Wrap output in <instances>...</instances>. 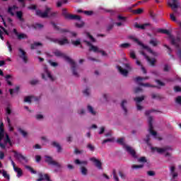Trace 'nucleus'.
Masks as SVG:
<instances>
[{
	"label": "nucleus",
	"instance_id": "f257e3e1",
	"mask_svg": "<svg viewBox=\"0 0 181 181\" xmlns=\"http://www.w3.org/2000/svg\"><path fill=\"white\" fill-rule=\"evenodd\" d=\"M53 54H54V56H56V57H62V59H64L66 62L70 63L73 75L75 76V77L79 76L78 73H77V64L73 59H71V58H70L59 49H57L54 52H53Z\"/></svg>",
	"mask_w": 181,
	"mask_h": 181
},
{
	"label": "nucleus",
	"instance_id": "f03ea898",
	"mask_svg": "<svg viewBox=\"0 0 181 181\" xmlns=\"http://www.w3.org/2000/svg\"><path fill=\"white\" fill-rule=\"evenodd\" d=\"M51 11H52V8L46 6L45 10L44 12H42V11H40V10H36L35 15H37V16H39L40 18H57V15H59V12H57V11L50 12Z\"/></svg>",
	"mask_w": 181,
	"mask_h": 181
},
{
	"label": "nucleus",
	"instance_id": "7ed1b4c3",
	"mask_svg": "<svg viewBox=\"0 0 181 181\" xmlns=\"http://www.w3.org/2000/svg\"><path fill=\"white\" fill-rule=\"evenodd\" d=\"M129 39H130L131 40H133L134 42H135L136 43H137V45H139V46H141V47H143V49H145L146 50H147V52H148V53H151V54H153V56L157 57L159 56V54L156 52H153V50H152V49L151 47H149L148 45H144V43H142V42L139 41V40L132 35L129 36Z\"/></svg>",
	"mask_w": 181,
	"mask_h": 181
},
{
	"label": "nucleus",
	"instance_id": "20e7f679",
	"mask_svg": "<svg viewBox=\"0 0 181 181\" xmlns=\"http://www.w3.org/2000/svg\"><path fill=\"white\" fill-rule=\"evenodd\" d=\"M62 16H64L65 19H69V21H81V16L74 15V14H69L67 13V9H62Z\"/></svg>",
	"mask_w": 181,
	"mask_h": 181
},
{
	"label": "nucleus",
	"instance_id": "39448f33",
	"mask_svg": "<svg viewBox=\"0 0 181 181\" xmlns=\"http://www.w3.org/2000/svg\"><path fill=\"white\" fill-rule=\"evenodd\" d=\"M45 162L49 165L56 166L57 168H62V165L57 161L53 160V157L50 156H45Z\"/></svg>",
	"mask_w": 181,
	"mask_h": 181
},
{
	"label": "nucleus",
	"instance_id": "423d86ee",
	"mask_svg": "<svg viewBox=\"0 0 181 181\" xmlns=\"http://www.w3.org/2000/svg\"><path fill=\"white\" fill-rule=\"evenodd\" d=\"M13 153H14V158L19 160L21 163H23V162L24 163H28V162H29V159H28V157L24 156L23 155H22V153H18L16 151H13Z\"/></svg>",
	"mask_w": 181,
	"mask_h": 181
},
{
	"label": "nucleus",
	"instance_id": "0eeeda50",
	"mask_svg": "<svg viewBox=\"0 0 181 181\" xmlns=\"http://www.w3.org/2000/svg\"><path fill=\"white\" fill-rule=\"evenodd\" d=\"M47 40H50V42H53L54 43H58L60 46H64V45H69V42L67 38H63L62 40H59L57 38H52L47 37Z\"/></svg>",
	"mask_w": 181,
	"mask_h": 181
},
{
	"label": "nucleus",
	"instance_id": "6e6552de",
	"mask_svg": "<svg viewBox=\"0 0 181 181\" xmlns=\"http://www.w3.org/2000/svg\"><path fill=\"white\" fill-rule=\"evenodd\" d=\"M148 122L149 127V133L151 134V135H153L154 138H156V135H158V133L156 131H153V117H152V116H148Z\"/></svg>",
	"mask_w": 181,
	"mask_h": 181
},
{
	"label": "nucleus",
	"instance_id": "1a4fd4ad",
	"mask_svg": "<svg viewBox=\"0 0 181 181\" xmlns=\"http://www.w3.org/2000/svg\"><path fill=\"white\" fill-rule=\"evenodd\" d=\"M4 144L0 141V148L1 149H6V145H8V144L10 146H13L11 138H9V134H6V138L4 139Z\"/></svg>",
	"mask_w": 181,
	"mask_h": 181
},
{
	"label": "nucleus",
	"instance_id": "9d476101",
	"mask_svg": "<svg viewBox=\"0 0 181 181\" xmlns=\"http://www.w3.org/2000/svg\"><path fill=\"white\" fill-rule=\"evenodd\" d=\"M83 43H86V46L89 47V52H93L94 53H98V52L100 51V49H98V47L93 45V44H91V42H90V41L83 40Z\"/></svg>",
	"mask_w": 181,
	"mask_h": 181
},
{
	"label": "nucleus",
	"instance_id": "9b49d317",
	"mask_svg": "<svg viewBox=\"0 0 181 181\" xmlns=\"http://www.w3.org/2000/svg\"><path fill=\"white\" fill-rule=\"evenodd\" d=\"M151 151H156L158 153H163V152H166V151H172V147L170 146L163 148L152 147Z\"/></svg>",
	"mask_w": 181,
	"mask_h": 181
},
{
	"label": "nucleus",
	"instance_id": "f8f14e48",
	"mask_svg": "<svg viewBox=\"0 0 181 181\" xmlns=\"http://www.w3.org/2000/svg\"><path fill=\"white\" fill-rule=\"evenodd\" d=\"M18 51L20 52L18 54V57H20V59H22L24 63H28V55H26V52L22 49V48L18 49Z\"/></svg>",
	"mask_w": 181,
	"mask_h": 181
},
{
	"label": "nucleus",
	"instance_id": "ddd939ff",
	"mask_svg": "<svg viewBox=\"0 0 181 181\" xmlns=\"http://www.w3.org/2000/svg\"><path fill=\"white\" fill-rule=\"evenodd\" d=\"M90 162H93L95 167L98 168V169L101 170L103 169V163L98 159H97L95 157H92L90 158Z\"/></svg>",
	"mask_w": 181,
	"mask_h": 181
},
{
	"label": "nucleus",
	"instance_id": "4468645a",
	"mask_svg": "<svg viewBox=\"0 0 181 181\" xmlns=\"http://www.w3.org/2000/svg\"><path fill=\"white\" fill-rule=\"evenodd\" d=\"M13 32L14 35H16V36L17 37L18 40H22L23 39H28V35H26L25 33H19L18 32V30H16V28H14L13 30Z\"/></svg>",
	"mask_w": 181,
	"mask_h": 181
},
{
	"label": "nucleus",
	"instance_id": "2eb2a0df",
	"mask_svg": "<svg viewBox=\"0 0 181 181\" xmlns=\"http://www.w3.org/2000/svg\"><path fill=\"white\" fill-rule=\"evenodd\" d=\"M50 23L53 26V28L55 30H59V33H69V30L64 29V28H60V27L57 26V25L55 24L54 22L51 21Z\"/></svg>",
	"mask_w": 181,
	"mask_h": 181
},
{
	"label": "nucleus",
	"instance_id": "dca6fc26",
	"mask_svg": "<svg viewBox=\"0 0 181 181\" xmlns=\"http://www.w3.org/2000/svg\"><path fill=\"white\" fill-rule=\"evenodd\" d=\"M168 5L170 6L171 9H177L179 8V1L177 0H171L168 1Z\"/></svg>",
	"mask_w": 181,
	"mask_h": 181
},
{
	"label": "nucleus",
	"instance_id": "f3484780",
	"mask_svg": "<svg viewBox=\"0 0 181 181\" xmlns=\"http://www.w3.org/2000/svg\"><path fill=\"white\" fill-rule=\"evenodd\" d=\"M125 149L133 158H136V152L129 146H125Z\"/></svg>",
	"mask_w": 181,
	"mask_h": 181
},
{
	"label": "nucleus",
	"instance_id": "a211bd4d",
	"mask_svg": "<svg viewBox=\"0 0 181 181\" xmlns=\"http://www.w3.org/2000/svg\"><path fill=\"white\" fill-rule=\"evenodd\" d=\"M39 178L36 181L49 180V175L43 174L42 173H38Z\"/></svg>",
	"mask_w": 181,
	"mask_h": 181
},
{
	"label": "nucleus",
	"instance_id": "6ab92c4d",
	"mask_svg": "<svg viewBox=\"0 0 181 181\" xmlns=\"http://www.w3.org/2000/svg\"><path fill=\"white\" fill-rule=\"evenodd\" d=\"M146 26H151V23H146L143 25H139L138 23H136L134 24V28L136 29H141V30H145Z\"/></svg>",
	"mask_w": 181,
	"mask_h": 181
},
{
	"label": "nucleus",
	"instance_id": "aec40b11",
	"mask_svg": "<svg viewBox=\"0 0 181 181\" xmlns=\"http://www.w3.org/2000/svg\"><path fill=\"white\" fill-rule=\"evenodd\" d=\"M179 43H180V37H177L176 38H171V45L175 46V47H179Z\"/></svg>",
	"mask_w": 181,
	"mask_h": 181
},
{
	"label": "nucleus",
	"instance_id": "412c9836",
	"mask_svg": "<svg viewBox=\"0 0 181 181\" xmlns=\"http://www.w3.org/2000/svg\"><path fill=\"white\" fill-rule=\"evenodd\" d=\"M128 10L131 12H133L135 15H141L144 12V9L142 8H138L136 10H132V7H129Z\"/></svg>",
	"mask_w": 181,
	"mask_h": 181
},
{
	"label": "nucleus",
	"instance_id": "4be33fe9",
	"mask_svg": "<svg viewBox=\"0 0 181 181\" xmlns=\"http://www.w3.org/2000/svg\"><path fill=\"white\" fill-rule=\"evenodd\" d=\"M5 121L8 123V127L9 129L10 132H13V127H12V124L11 123V119L9 118V116H7L6 118H4Z\"/></svg>",
	"mask_w": 181,
	"mask_h": 181
},
{
	"label": "nucleus",
	"instance_id": "5701e85b",
	"mask_svg": "<svg viewBox=\"0 0 181 181\" xmlns=\"http://www.w3.org/2000/svg\"><path fill=\"white\" fill-rule=\"evenodd\" d=\"M117 69L120 73V74H122V76H124V77H127V76H128V70L127 69H124L122 67L118 66Z\"/></svg>",
	"mask_w": 181,
	"mask_h": 181
},
{
	"label": "nucleus",
	"instance_id": "b1692460",
	"mask_svg": "<svg viewBox=\"0 0 181 181\" xmlns=\"http://www.w3.org/2000/svg\"><path fill=\"white\" fill-rule=\"evenodd\" d=\"M51 145L54 146V148H57L58 153H60L62 152V146H60V144L56 142V141H52Z\"/></svg>",
	"mask_w": 181,
	"mask_h": 181
},
{
	"label": "nucleus",
	"instance_id": "393cba45",
	"mask_svg": "<svg viewBox=\"0 0 181 181\" xmlns=\"http://www.w3.org/2000/svg\"><path fill=\"white\" fill-rule=\"evenodd\" d=\"M19 90H21V87L19 86H16L15 89H12V88L9 89V93L11 97H13V93L18 94Z\"/></svg>",
	"mask_w": 181,
	"mask_h": 181
},
{
	"label": "nucleus",
	"instance_id": "a878e982",
	"mask_svg": "<svg viewBox=\"0 0 181 181\" xmlns=\"http://www.w3.org/2000/svg\"><path fill=\"white\" fill-rule=\"evenodd\" d=\"M149 43L151 46H153V47H156L160 42L156 38H153L149 41Z\"/></svg>",
	"mask_w": 181,
	"mask_h": 181
},
{
	"label": "nucleus",
	"instance_id": "bb28decb",
	"mask_svg": "<svg viewBox=\"0 0 181 181\" xmlns=\"http://www.w3.org/2000/svg\"><path fill=\"white\" fill-rule=\"evenodd\" d=\"M44 70L45 71V74L47 76V77H48V78H49L51 80V81H54V78H53V76H52V74H50V72L49 71V70L47 69V67H45Z\"/></svg>",
	"mask_w": 181,
	"mask_h": 181
},
{
	"label": "nucleus",
	"instance_id": "cd10ccee",
	"mask_svg": "<svg viewBox=\"0 0 181 181\" xmlns=\"http://www.w3.org/2000/svg\"><path fill=\"white\" fill-rule=\"evenodd\" d=\"M127 100H122V103H121V107H122L123 111L124 112L125 115H127V114H128V110L127 109V107H125V104H127Z\"/></svg>",
	"mask_w": 181,
	"mask_h": 181
},
{
	"label": "nucleus",
	"instance_id": "c85d7f7f",
	"mask_svg": "<svg viewBox=\"0 0 181 181\" xmlns=\"http://www.w3.org/2000/svg\"><path fill=\"white\" fill-rule=\"evenodd\" d=\"M14 171L17 173V177H21L23 175V171L19 168H14Z\"/></svg>",
	"mask_w": 181,
	"mask_h": 181
},
{
	"label": "nucleus",
	"instance_id": "c756f323",
	"mask_svg": "<svg viewBox=\"0 0 181 181\" xmlns=\"http://www.w3.org/2000/svg\"><path fill=\"white\" fill-rule=\"evenodd\" d=\"M146 60L150 63L151 66H155V63H156V59L155 58L151 59L149 57H146Z\"/></svg>",
	"mask_w": 181,
	"mask_h": 181
},
{
	"label": "nucleus",
	"instance_id": "7c9ffc66",
	"mask_svg": "<svg viewBox=\"0 0 181 181\" xmlns=\"http://www.w3.org/2000/svg\"><path fill=\"white\" fill-rule=\"evenodd\" d=\"M16 16L21 21V22H24L25 20L23 19V13L22 11H17L16 12Z\"/></svg>",
	"mask_w": 181,
	"mask_h": 181
},
{
	"label": "nucleus",
	"instance_id": "2f4dec72",
	"mask_svg": "<svg viewBox=\"0 0 181 181\" xmlns=\"http://www.w3.org/2000/svg\"><path fill=\"white\" fill-rule=\"evenodd\" d=\"M4 78H6L7 84H8L9 86H13L12 82L9 81V78H12V75L7 74L4 76Z\"/></svg>",
	"mask_w": 181,
	"mask_h": 181
},
{
	"label": "nucleus",
	"instance_id": "473e14b6",
	"mask_svg": "<svg viewBox=\"0 0 181 181\" xmlns=\"http://www.w3.org/2000/svg\"><path fill=\"white\" fill-rule=\"evenodd\" d=\"M134 101L136 104H139V103H142L145 100V96L136 97L134 98Z\"/></svg>",
	"mask_w": 181,
	"mask_h": 181
},
{
	"label": "nucleus",
	"instance_id": "72a5a7b5",
	"mask_svg": "<svg viewBox=\"0 0 181 181\" xmlns=\"http://www.w3.org/2000/svg\"><path fill=\"white\" fill-rule=\"evenodd\" d=\"M1 172H2L3 177L5 179H7V180H11V176L9 175V174H8L6 170H2Z\"/></svg>",
	"mask_w": 181,
	"mask_h": 181
},
{
	"label": "nucleus",
	"instance_id": "f704fd0d",
	"mask_svg": "<svg viewBox=\"0 0 181 181\" xmlns=\"http://www.w3.org/2000/svg\"><path fill=\"white\" fill-rule=\"evenodd\" d=\"M25 169H28L30 172V173H33V175H36L37 172L33 169V168L30 167V165H25Z\"/></svg>",
	"mask_w": 181,
	"mask_h": 181
},
{
	"label": "nucleus",
	"instance_id": "c9c22d12",
	"mask_svg": "<svg viewBox=\"0 0 181 181\" xmlns=\"http://www.w3.org/2000/svg\"><path fill=\"white\" fill-rule=\"evenodd\" d=\"M131 47V44L126 42V43H122L119 45V47H121L122 49H128V47Z\"/></svg>",
	"mask_w": 181,
	"mask_h": 181
},
{
	"label": "nucleus",
	"instance_id": "e433bc0d",
	"mask_svg": "<svg viewBox=\"0 0 181 181\" xmlns=\"http://www.w3.org/2000/svg\"><path fill=\"white\" fill-rule=\"evenodd\" d=\"M81 172L83 176H87L88 170L86 169V167H81Z\"/></svg>",
	"mask_w": 181,
	"mask_h": 181
},
{
	"label": "nucleus",
	"instance_id": "4c0bfd02",
	"mask_svg": "<svg viewBox=\"0 0 181 181\" xmlns=\"http://www.w3.org/2000/svg\"><path fill=\"white\" fill-rule=\"evenodd\" d=\"M37 46H42V43H40V42H35L34 44H31L30 49L32 50H34V49H36V47H37Z\"/></svg>",
	"mask_w": 181,
	"mask_h": 181
},
{
	"label": "nucleus",
	"instance_id": "58836bf2",
	"mask_svg": "<svg viewBox=\"0 0 181 181\" xmlns=\"http://www.w3.org/2000/svg\"><path fill=\"white\" fill-rule=\"evenodd\" d=\"M112 175H113V179L115 181H119V178L118 177V175H117V170L115 169H114L112 170Z\"/></svg>",
	"mask_w": 181,
	"mask_h": 181
},
{
	"label": "nucleus",
	"instance_id": "ea45409f",
	"mask_svg": "<svg viewBox=\"0 0 181 181\" xmlns=\"http://www.w3.org/2000/svg\"><path fill=\"white\" fill-rule=\"evenodd\" d=\"M71 44L74 45V46H80L81 45V42L80 39H78L76 40H71Z\"/></svg>",
	"mask_w": 181,
	"mask_h": 181
},
{
	"label": "nucleus",
	"instance_id": "a19ab883",
	"mask_svg": "<svg viewBox=\"0 0 181 181\" xmlns=\"http://www.w3.org/2000/svg\"><path fill=\"white\" fill-rule=\"evenodd\" d=\"M88 111L91 113L92 115H95L96 112L94 110V108L91 105H88Z\"/></svg>",
	"mask_w": 181,
	"mask_h": 181
},
{
	"label": "nucleus",
	"instance_id": "79ce46f5",
	"mask_svg": "<svg viewBox=\"0 0 181 181\" xmlns=\"http://www.w3.org/2000/svg\"><path fill=\"white\" fill-rule=\"evenodd\" d=\"M74 162L76 165H87V163H88V162L86 160L80 161V160H78V159L75 160Z\"/></svg>",
	"mask_w": 181,
	"mask_h": 181
},
{
	"label": "nucleus",
	"instance_id": "37998d69",
	"mask_svg": "<svg viewBox=\"0 0 181 181\" xmlns=\"http://www.w3.org/2000/svg\"><path fill=\"white\" fill-rule=\"evenodd\" d=\"M139 86H141L142 87H152L156 88V86L151 85L149 83H139Z\"/></svg>",
	"mask_w": 181,
	"mask_h": 181
},
{
	"label": "nucleus",
	"instance_id": "c03bdc74",
	"mask_svg": "<svg viewBox=\"0 0 181 181\" xmlns=\"http://www.w3.org/2000/svg\"><path fill=\"white\" fill-rule=\"evenodd\" d=\"M117 144L119 145H122V146H125V143L124 142V138H119L117 139Z\"/></svg>",
	"mask_w": 181,
	"mask_h": 181
},
{
	"label": "nucleus",
	"instance_id": "a18cd8bd",
	"mask_svg": "<svg viewBox=\"0 0 181 181\" xmlns=\"http://www.w3.org/2000/svg\"><path fill=\"white\" fill-rule=\"evenodd\" d=\"M12 114V110H11V107H7L6 108V118L8 117V115H11Z\"/></svg>",
	"mask_w": 181,
	"mask_h": 181
},
{
	"label": "nucleus",
	"instance_id": "49530a36",
	"mask_svg": "<svg viewBox=\"0 0 181 181\" xmlns=\"http://www.w3.org/2000/svg\"><path fill=\"white\" fill-rule=\"evenodd\" d=\"M115 140V139H114V137H112L110 139H106L103 141L102 144H107V142H114Z\"/></svg>",
	"mask_w": 181,
	"mask_h": 181
},
{
	"label": "nucleus",
	"instance_id": "de8ad7c7",
	"mask_svg": "<svg viewBox=\"0 0 181 181\" xmlns=\"http://www.w3.org/2000/svg\"><path fill=\"white\" fill-rule=\"evenodd\" d=\"M86 148H88V149H90L91 152H94V151H95V147L91 144H88L86 146Z\"/></svg>",
	"mask_w": 181,
	"mask_h": 181
},
{
	"label": "nucleus",
	"instance_id": "09e8293b",
	"mask_svg": "<svg viewBox=\"0 0 181 181\" xmlns=\"http://www.w3.org/2000/svg\"><path fill=\"white\" fill-rule=\"evenodd\" d=\"M144 168V164H140V165H133L132 166V168L133 169H142Z\"/></svg>",
	"mask_w": 181,
	"mask_h": 181
},
{
	"label": "nucleus",
	"instance_id": "8fccbe9b",
	"mask_svg": "<svg viewBox=\"0 0 181 181\" xmlns=\"http://www.w3.org/2000/svg\"><path fill=\"white\" fill-rule=\"evenodd\" d=\"M144 141L146 144H147V145H151V143H149V141H151V135L147 134Z\"/></svg>",
	"mask_w": 181,
	"mask_h": 181
},
{
	"label": "nucleus",
	"instance_id": "3c124183",
	"mask_svg": "<svg viewBox=\"0 0 181 181\" xmlns=\"http://www.w3.org/2000/svg\"><path fill=\"white\" fill-rule=\"evenodd\" d=\"M86 36L91 40V42H95V38H94V37H93L90 33H86Z\"/></svg>",
	"mask_w": 181,
	"mask_h": 181
},
{
	"label": "nucleus",
	"instance_id": "603ef678",
	"mask_svg": "<svg viewBox=\"0 0 181 181\" xmlns=\"http://www.w3.org/2000/svg\"><path fill=\"white\" fill-rule=\"evenodd\" d=\"M18 132H20L24 137L28 136V132H25L23 129L21 128L18 129Z\"/></svg>",
	"mask_w": 181,
	"mask_h": 181
},
{
	"label": "nucleus",
	"instance_id": "864d4df0",
	"mask_svg": "<svg viewBox=\"0 0 181 181\" xmlns=\"http://www.w3.org/2000/svg\"><path fill=\"white\" fill-rule=\"evenodd\" d=\"M158 32H160V33H164L165 35H170V32H169V30H165V29H160L158 30Z\"/></svg>",
	"mask_w": 181,
	"mask_h": 181
},
{
	"label": "nucleus",
	"instance_id": "5fc2aeb1",
	"mask_svg": "<svg viewBox=\"0 0 181 181\" xmlns=\"http://www.w3.org/2000/svg\"><path fill=\"white\" fill-rule=\"evenodd\" d=\"M8 13H9L11 16H15V13H13V10L11 8V7H8Z\"/></svg>",
	"mask_w": 181,
	"mask_h": 181
},
{
	"label": "nucleus",
	"instance_id": "6e6d98bb",
	"mask_svg": "<svg viewBox=\"0 0 181 181\" xmlns=\"http://www.w3.org/2000/svg\"><path fill=\"white\" fill-rule=\"evenodd\" d=\"M37 83H39V81L37 79H33L30 81V84H31V86H35L37 84Z\"/></svg>",
	"mask_w": 181,
	"mask_h": 181
},
{
	"label": "nucleus",
	"instance_id": "4d7b16f0",
	"mask_svg": "<svg viewBox=\"0 0 181 181\" xmlns=\"http://www.w3.org/2000/svg\"><path fill=\"white\" fill-rule=\"evenodd\" d=\"M130 57L131 59H136V54H135V52L134 51L130 52Z\"/></svg>",
	"mask_w": 181,
	"mask_h": 181
},
{
	"label": "nucleus",
	"instance_id": "13d9d810",
	"mask_svg": "<svg viewBox=\"0 0 181 181\" xmlns=\"http://www.w3.org/2000/svg\"><path fill=\"white\" fill-rule=\"evenodd\" d=\"M139 162H141L143 163H146V162H148V160H146V157H141L139 159Z\"/></svg>",
	"mask_w": 181,
	"mask_h": 181
},
{
	"label": "nucleus",
	"instance_id": "bf43d9fd",
	"mask_svg": "<svg viewBox=\"0 0 181 181\" xmlns=\"http://www.w3.org/2000/svg\"><path fill=\"white\" fill-rule=\"evenodd\" d=\"M35 28V29H42L44 28V25L41 23H36Z\"/></svg>",
	"mask_w": 181,
	"mask_h": 181
},
{
	"label": "nucleus",
	"instance_id": "052dcab7",
	"mask_svg": "<svg viewBox=\"0 0 181 181\" xmlns=\"http://www.w3.org/2000/svg\"><path fill=\"white\" fill-rule=\"evenodd\" d=\"M83 95H86L87 97L90 95V89L88 88L83 90Z\"/></svg>",
	"mask_w": 181,
	"mask_h": 181
},
{
	"label": "nucleus",
	"instance_id": "680f3d73",
	"mask_svg": "<svg viewBox=\"0 0 181 181\" xmlns=\"http://www.w3.org/2000/svg\"><path fill=\"white\" fill-rule=\"evenodd\" d=\"M169 70H170V66L168 64H165L163 71L168 72Z\"/></svg>",
	"mask_w": 181,
	"mask_h": 181
},
{
	"label": "nucleus",
	"instance_id": "e2e57ef3",
	"mask_svg": "<svg viewBox=\"0 0 181 181\" xmlns=\"http://www.w3.org/2000/svg\"><path fill=\"white\" fill-rule=\"evenodd\" d=\"M119 176L121 177V179L125 180L126 176L122 171H119Z\"/></svg>",
	"mask_w": 181,
	"mask_h": 181
},
{
	"label": "nucleus",
	"instance_id": "0e129e2a",
	"mask_svg": "<svg viewBox=\"0 0 181 181\" xmlns=\"http://www.w3.org/2000/svg\"><path fill=\"white\" fill-rule=\"evenodd\" d=\"M83 13L85 15H87V16H91V15L93 14V11H84Z\"/></svg>",
	"mask_w": 181,
	"mask_h": 181
},
{
	"label": "nucleus",
	"instance_id": "69168bd1",
	"mask_svg": "<svg viewBox=\"0 0 181 181\" xmlns=\"http://www.w3.org/2000/svg\"><path fill=\"white\" fill-rule=\"evenodd\" d=\"M174 91L175 93H180L181 92V88L180 86H175L174 87Z\"/></svg>",
	"mask_w": 181,
	"mask_h": 181
},
{
	"label": "nucleus",
	"instance_id": "338daca9",
	"mask_svg": "<svg viewBox=\"0 0 181 181\" xmlns=\"http://www.w3.org/2000/svg\"><path fill=\"white\" fill-rule=\"evenodd\" d=\"M147 175L148 176H155V173H154V171L150 170V171L147 172Z\"/></svg>",
	"mask_w": 181,
	"mask_h": 181
},
{
	"label": "nucleus",
	"instance_id": "774afa93",
	"mask_svg": "<svg viewBox=\"0 0 181 181\" xmlns=\"http://www.w3.org/2000/svg\"><path fill=\"white\" fill-rule=\"evenodd\" d=\"M176 103L181 105V96H177L176 98Z\"/></svg>",
	"mask_w": 181,
	"mask_h": 181
}]
</instances>
